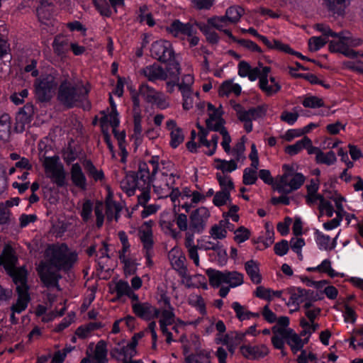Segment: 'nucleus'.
Masks as SVG:
<instances>
[{
	"label": "nucleus",
	"instance_id": "ea45409f",
	"mask_svg": "<svg viewBox=\"0 0 363 363\" xmlns=\"http://www.w3.org/2000/svg\"><path fill=\"white\" fill-rule=\"evenodd\" d=\"M214 167L219 172L216 173V178L220 186H225L227 183V162L225 160L216 159L214 162Z\"/></svg>",
	"mask_w": 363,
	"mask_h": 363
},
{
	"label": "nucleus",
	"instance_id": "412c9836",
	"mask_svg": "<svg viewBox=\"0 0 363 363\" xmlns=\"http://www.w3.org/2000/svg\"><path fill=\"white\" fill-rule=\"evenodd\" d=\"M167 129L170 132L169 144L173 148L177 147L184 139V133L182 128L177 126L174 120L170 119L166 122Z\"/></svg>",
	"mask_w": 363,
	"mask_h": 363
},
{
	"label": "nucleus",
	"instance_id": "72a5a7b5",
	"mask_svg": "<svg viewBox=\"0 0 363 363\" xmlns=\"http://www.w3.org/2000/svg\"><path fill=\"white\" fill-rule=\"evenodd\" d=\"M53 6L48 1H43L40 5L37 8V14L39 21L46 24L52 15Z\"/></svg>",
	"mask_w": 363,
	"mask_h": 363
},
{
	"label": "nucleus",
	"instance_id": "cd10ccee",
	"mask_svg": "<svg viewBox=\"0 0 363 363\" xmlns=\"http://www.w3.org/2000/svg\"><path fill=\"white\" fill-rule=\"evenodd\" d=\"M122 208L123 206L120 203H117L111 198L108 197L106 201V216L107 220L109 222L113 220L118 221Z\"/></svg>",
	"mask_w": 363,
	"mask_h": 363
},
{
	"label": "nucleus",
	"instance_id": "0e129e2a",
	"mask_svg": "<svg viewBox=\"0 0 363 363\" xmlns=\"http://www.w3.org/2000/svg\"><path fill=\"white\" fill-rule=\"evenodd\" d=\"M12 206L10 201L6 203H0V228L3 229L4 226L9 221L10 213L8 207Z\"/></svg>",
	"mask_w": 363,
	"mask_h": 363
},
{
	"label": "nucleus",
	"instance_id": "bf43d9fd",
	"mask_svg": "<svg viewBox=\"0 0 363 363\" xmlns=\"http://www.w3.org/2000/svg\"><path fill=\"white\" fill-rule=\"evenodd\" d=\"M133 137L136 140H140L143 135L142 115L140 111H135L133 113Z\"/></svg>",
	"mask_w": 363,
	"mask_h": 363
},
{
	"label": "nucleus",
	"instance_id": "37998d69",
	"mask_svg": "<svg viewBox=\"0 0 363 363\" xmlns=\"http://www.w3.org/2000/svg\"><path fill=\"white\" fill-rule=\"evenodd\" d=\"M114 352L118 354V358L122 361L130 360L137 354V351L130 347L128 343L125 345L119 344L115 348Z\"/></svg>",
	"mask_w": 363,
	"mask_h": 363
},
{
	"label": "nucleus",
	"instance_id": "49530a36",
	"mask_svg": "<svg viewBox=\"0 0 363 363\" xmlns=\"http://www.w3.org/2000/svg\"><path fill=\"white\" fill-rule=\"evenodd\" d=\"M233 227V225H231L230 226V224L228 223V230L234 231L235 235L233 240L237 243H242L250 238V231L247 228L244 226H240L234 230Z\"/></svg>",
	"mask_w": 363,
	"mask_h": 363
},
{
	"label": "nucleus",
	"instance_id": "20e7f679",
	"mask_svg": "<svg viewBox=\"0 0 363 363\" xmlns=\"http://www.w3.org/2000/svg\"><path fill=\"white\" fill-rule=\"evenodd\" d=\"M230 104L235 111L238 119L244 123V128L247 133L252 130V120L264 118L268 109L267 105L262 104L245 110L241 104L234 100H230Z\"/></svg>",
	"mask_w": 363,
	"mask_h": 363
},
{
	"label": "nucleus",
	"instance_id": "a878e982",
	"mask_svg": "<svg viewBox=\"0 0 363 363\" xmlns=\"http://www.w3.org/2000/svg\"><path fill=\"white\" fill-rule=\"evenodd\" d=\"M223 219L213 225L209 231L211 237L214 240H223L227 235V213H223Z\"/></svg>",
	"mask_w": 363,
	"mask_h": 363
},
{
	"label": "nucleus",
	"instance_id": "3c124183",
	"mask_svg": "<svg viewBox=\"0 0 363 363\" xmlns=\"http://www.w3.org/2000/svg\"><path fill=\"white\" fill-rule=\"evenodd\" d=\"M316 242L319 249L330 251L334 249V246H330V238L320 233L318 230L315 232Z\"/></svg>",
	"mask_w": 363,
	"mask_h": 363
},
{
	"label": "nucleus",
	"instance_id": "423d86ee",
	"mask_svg": "<svg viewBox=\"0 0 363 363\" xmlns=\"http://www.w3.org/2000/svg\"><path fill=\"white\" fill-rule=\"evenodd\" d=\"M46 177L57 187L67 185L66 172L60 158L57 155L45 157L43 160Z\"/></svg>",
	"mask_w": 363,
	"mask_h": 363
},
{
	"label": "nucleus",
	"instance_id": "f03ea898",
	"mask_svg": "<svg viewBox=\"0 0 363 363\" xmlns=\"http://www.w3.org/2000/svg\"><path fill=\"white\" fill-rule=\"evenodd\" d=\"M89 88L79 80L65 79L57 89V99L67 108L79 106L87 101Z\"/></svg>",
	"mask_w": 363,
	"mask_h": 363
},
{
	"label": "nucleus",
	"instance_id": "4d7b16f0",
	"mask_svg": "<svg viewBox=\"0 0 363 363\" xmlns=\"http://www.w3.org/2000/svg\"><path fill=\"white\" fill-rule=\"evenodd\" d=\"M189 303L195 307L202 315L206 314V305L203 298L197 294H191L189 298Z\"/></svg>",
	"mask_w": 363,
	"mask_h": 363
},
{
	"label": "nucleus",
	"instance_id": "9d476101",
	"mask_svg": "<svg viewBox=\"0 0 363 363\" xmlns=\"http://www.w3.org/2000/svg\"><path fill=\"white\" fill-rule=\"evenodd\" d=\"M151 56L162 62H170L174 57V52L171 43L165 40H158L151 45Z\"/></svg>",
	"mask_w": 363,
	"mask_h": 363
},
{
	"label": "nucleus",
	"instance_id": "393cba45",
	"mask_svg": "<svg viewBox=\"0 0 363 363\" xmlns=\"http://www.w3.org/2000/svg\"><path fill=\"white\" fill-rule=\"evenodd\" d=\"M184 245L187 249L189 257L193 260L194 264L199 267L200 264L198 247L194 244V236L189 232L186 233Z\"/></svg>",
	"mask_w": 363,
	"mask_h": 363
},
{
	"label": "nucleus",
	"instance_id": "b1692460",
	"mask_svg": "<svg viewBox=\"0 0 363 363\" xmlns=\"http://www.w3.org/2000/svg\"><path fill=\"white\" fill-rule=\"evenodd\" d=\"M121 187L129 196L133 195L136 189L142 193V187L135 174H127L121 182Z\"/></svg>",
	"mask_w": 363,
	"mask_h": 363
},
{
	"label": "nucleus",
	"instance_id": "7c9ffc66",
	"mask_svg": "<svg viewBox=\"0 0 363 363\" xmlns=\"http://www.w3.org/2000/svg\"><path fill=\"white\" fill-rule=\"evenodd\" d=\"M120 124L118 113L116 110H111L108 114H104L100 119L101 130H108L109 127H118Z\"/></svg>",
	"mask_w": 363,
	"mask_h": 363
},
{
	"label": "nucleus",
	"instance_id": "6e6d98bb",
	"mask_svg": "<svg viewBox=\"0 0 363 363\" xmlns=\"http://www.w3.org/2000/svg\"><path fill=\"white\" fill-rule=\"evenodd\" d=\"M258 168L247 167L243 171L242 182L245 185H252L257 180V170Z\"/></svg>",
	"mask_w": 363,
	"mask_h": 363
},
{
	"label": "nucleus",
	"instance_id": "dca6fc26",
	"mask_svg": "<svg viewBox=\"0 0 363 363\" xmlns=\"http://www.w3.org/2000/svg\"><path fill=\"white\" fill-rule=\"evenodd\" d=\"M132 308L135 315L145 320H153L160 313L159 309L148 302H134Z\"/></svg>",
	"mask_w": 363,
	"mask_h": 363
},
{
	"label": "nucleus",
	"instance_id": "0eeeda50",
	"mask_svg": "<svg viewBox=\"0 0 363 363\" xmlns=\"http://www.w3.org/2000/svg\"><path fill=\"white\" fill-rule=\"evenodd\" d=\"M135 176L139 181V185L142 187V193L137 196L138 201L140 205H144L150 199V182L154 178L149 160L139 163L138 170Z\"/></svg>",
	"mask_w": 363,
	"mask_h": 363
},
{
	"label": "nucleus",
	"instance_id": "4468645a",
	"mask_svg": "<svg viewBox=\"0 0 363 363\" xmlns=\"http://www.w3.org/2000/svg\"><path fill=\"white\" fill-rule=\"evenodd\" d=\"M239 352L244 358L248 360H259L267 356L269 350L264 344L256 345L242 344L239 347Z\"/></svg>",
	"mask_w": 363,
	"mask_h": 363
},
{
	"label": "nucleus",
	"instance_id": "de8ad7c7",
	"mask_svg": "<svg viewBox=\"0 0 363 363\" xmlns=\"http://www.w3.org/2000/svg\"><path fill=\"white\" fill-rule=\"evenodd\" d=\"M52 47L57 55L62 56L69 50L68 40L62 36H57L53 41Z\"/></svg>",
	"mask_w": 363,
	"mask_h": 363
},
{
	"label": "nucleus",
	"instance_id": "603ef678",
	"mask_svg": "<svg viewBox=\"0 0 363 363\" xmlns=\"http://www.w3.org/2000/svg\"><path fill=\"white\" fill-rule=\"evenodd\" d=\"M208 24L216 29L227 32V13L221 17H213L208 20Z\"/></svg>",
	"mask_w": 363,
	"mask_h": 363
},
{
	"label": "nucleus",
	"instance_id": "bb28decb",
	"mask_svg": "<svg viewBox=\"0 0 363 363\" xmlns=\"http://www.w3.org/2000/svg\"><path fill=\"white\" fill-rule=\"evenodd\" d=\"M13 278V280L16 285V290H28L26 284V275L27 272L24 268L16 267L8 272Z\"/></svg>",
	"mask_w": 363,
	"mask_h": 363
},
{
	"label": "nucleus",
	"instance_id": "052dcab7",
	"mask_svg": "<svg viewBox=\"0 0 363 363\" xmlns=\"http://www.w3.org/2000/svg\"><path fill=\"white\" fill-rule=\"evenodd\" d=\"M214 327L218 331V334L215 338V342L218 345H227V335H224L226 330L225 323L222 320H218L216 323Z\"/></svg>",
	"mask_w": 363,
	"mask_h": 363
},
{
	"label": "nucleus",
	"instance_id": "5701e85b",
	"mask_svg": "<svg viewBox=\"0 0 363 363\" xmlns=\"http://www.w3.org/2000/svg\"><path fill=\"white\" fill-rule=\"evenodd\" d=\"M70 177L72 182L75 186L82 190H85L86 189V178L82 171L81 165L79 163H74L72 165L70 169Z\"/></svg>",
	"mask_w": 363,
	"mask_h": 363
},
{
	"label": "nucleus",
	"instance_id": "7ed1b4c3",
	"mask_svg": "<svg viewBox=\"0 0 363 363\" xmlns=\"http://www.w3.org/2000/svg\"><path fill=\"white\" fill-rule=\"evenodd\" d=\"M170 199L174 212H179L180 208H182L188 213L192 207L203 199V196L201 195L200 191L191 190L187 187L182 191L175 188L171 192Z\"/></svg>",
	"mask_w": 363,
	"mask_h": 363
},
{
	"label": "nucleus",
	"instance_id": "6e6552de",
	"mask_svg": "<svg viewBox=\"0 0 363 363\" xmlns=\"http://www.w3.org/2000/svg\"><path fill=\"white\" fill-rule=\"evenodd\" d=\"M57 86L55 77L52 74L41 76L34 82L35 94L41 102L48 101L54 96Z\"/></svg>",
	"mask_w": 363,
	"mask_h": 363
},
{
	"label": "nucleus",
	"instance_id": "f3484780",
	"mask_svg": "<svg viewBox=\"0 0 363 363\" xmlns=\"http://www.w3.org/2000/svg\"><path fill=\"white\" fill-rule=\"evenodd\" d=\"M152 225V220L146 221L140 227L138 231L140 240L148 259L150 258V252L152 250L154 245Z\"/></svg>",
	"mask_w": 363,
	"mask_h": 363
},
{
	"label": "nucleus",
	"instance_id": "8fccbe9b",
	"mask_svg": "<svg viewBox=\"0 0 363 363\" xmlns=\"http://www.w3.org/2000/svg\"><path fill=\"white\" fill-rule=\"evenodd\" d=\"M16 257L11 252H4L0 257L1 264L4 265L8 272L16 268Z\"/></svg>",
	"mask_w": 363,
	"mask_h": 363
},
{
	"label": "nucleus",
	"instance_id": "58836bf2",
	"mask_svg": "<svg viewBox=\"0 0 363 363\" xmlns=\"http://www.w3.org/2000/svg\"><path fill=\"white\" fill-rule=\"evenodd\" d=\"M288 292L290 294V299L287 303V305H295L296 308L294 311H298L299 307L298 305L301 303L304 302V296H303V289L298 287H292L288 289Z\"/></svg>",
	"mask_w": 363,
	"mask_h": 363
},
{
	"label": "nucleus",
	"instance_id": "a18cd8bd",
	"mask_svg": "<svg viewBox=\"0 0 363 363\" xmlns=\"http://www.w3.org/2000/svg\"><path fill=\"white\" fill-rule=\"evenodd\" d=\"M185 361L186 363H211L210 352L200 350L196 354L187 356Z\"/></svg>",
	"mask_w": 363,
	"mask_h": 363
},
{
	"label": "nucleus",
	"instance_id": "c756f323",
	"mask_svg": "<svg viewBox=\"0 0 363 363\" xmlns=\"http://www.w3.org/2000/svg\"><path fill=\"white\" fill-rule=\"evenodd\" d=\"M259 67L252 68L246 61H240L238 64V74L242 77H247L250 81H255L259 77Z\"/></svg>",
	"mask_w": 363,
	"mask_h": 363
},
{
	"label": "nucleus",
	"instance_id": "473e14b6",
	"mask_svg": "<svg viewBox=\"0 0 363 363\" xmlns=\"http://www.w3.org/2000/svg\"><path fill=\"white\" fill-rule=\"evenodd\" d=\"M82 165L90 178L96 182L103 181L104 179V172L101 169H97L91 160H84Z\"/></svg>",
	"mask_w": 363,
	"mask_h": 363
},
{
	"label": "nucleus",
	"instance_id": "5fc2aeb1",
	"mask_svg": "<svg viewBox=\"0 0 363 363\" xmlns=\"http://www.w3.org/2000/svg\"><path fill=\"white\" fill-rule=\"evenodd\" d=\"M337 160L335 154L333 151L330 150L326 153L321 152L315 156V162L318 164H325L327 165L333 164Z\"/></svg>",
	"mask_w": 363,
	"mask_h": 363
},
{
	"label": "nucleus",
	"instance_id": "c85d7f7f",
	"mask_svg": "<svg viewBox=\"0 0 363 363\" xmlns=\"http://www.w3.org/2000/svg\"><path fill=\"white\" fill-rule=\"evenodd\" d=\"M16 291L18 293V299L16 303L11 306V311L13 313H21L27 308L30 301V296L28 290L23 289Z\"/></svg>",
	"mask_w": 363,
	"mask_h": 363
},
{
	"label": "nucleus",
	"instance_id": "aec40b11",
	"mask_svg": "<svg viewBox=\"0 0 363 363\" xmlns=\"http://www.w3.org/2000/svg\"><path fill=\"white\" fill-rule=\"evenodd\" d=\"M274 334H279L286 340L289 346L304 345L301 337L294 332L291 328H282L273 326L272 328Z\"/></svg>",
	"mask_w": 363,
	"mask_h": 363
},
{
	"label": "nucleus",
	"instance_id": "09e8293b",
	"mask_svg": "<svg viewBox=\"0 0 363 363\" xmlns=\"http://www.w3.org/2000/svg\"><path fill=\"white\" fill-rule=\"evenodd\" d=\"M94 356L98 363L107 362V350L105 342L99 341L96 344Z\"/></svg>",
	"mask_w": 363,
	"mask_h": 363
},
{
	"label": "nucleus",
	"instance_id": "680f3d73",
	"mask_svg": "<svg viewBox=\"0 0 363 363\" xmlns=\"http://www.w3.org/2000/svg\"><path fill=\"white\" fill-rule=\"evenodd\" d=\"M261 40L269 49L277 50L284 52V48L287 44L281 43L279 40L273 39L269 40L266 36L262 35L259 39Z\"/></svg>",
	"mask_w": 363,
	"mask_h": 363
},
{
	"label": "nucleus",
	"instance_id": "338daca9",
	"mask_svg": "<svg viewBox=\"0 0 363 363\" xmlns=\"http://www.w3.org/2000/svg\"><path fill=\"white\" fill-rule=\"evenodd\" d=\"M194 79L193 75L188 74L183 76L182 82L177 84L179 91L181 93L191 92V86L194 84Z\"/></svg>",
	"mask_w": 363,
	"mask_h": 363
},
{
	"label": "nucleus",
	"instance_id": "a211bd4d",
	"mask_svg": "<svg viewBox=\"0 0 363 363\" xmlns=\"http://www.w3.org/2000/svg\"><path fill=\"white\" fill-rule=\"evenodd\" d=\"M168 258L174 269L179 274H185L187 267L185 264L186 257L179 247H173L168 253Z\"/></svg>",
	"mask_w": 363,
	"mask_h": 363
},
{
	"label": "nucleus",
	"instance_id": "9b49d317",
	"mask_svg": "<svg viewBox=\"0 0 363 363\" xmlns=\"http://www.w3.org/2000/svg\"><path fill=\"white\" fill-rule=\"evenodd\" d=\"M149 163L151 165L153 176L169 179L172 177L173 180H176L174 164L171 161H160L159 156L154 155L149 160Z\"/></svg>",
	"mask_w": 363,
	"mask_h": 363
},
{
	"label": "nucleus",
	"instance_id": "a19ab883",
	"mask_svg": "<svg viewBox=\"0 0 363 363\" xmlns=\"http://www.w3.org/2000/svg\"><path fill=\"white\" fill-rule=\"evenodd\" d=\"M246 333L230 332L228 334V352L232 354L234 353L235 348L245 342Z\"/></svg>",
	"mask_w": 363,
	"mask_h": 363
},
{
	"label": "nucleus",
	"instance_id": "69168bd1",
	"mask_svg": "<svg viewBox=\"0 0 363 363\" xmlns=\"http://www.w3.org/2000/svg\"><path fill=\"white\" fill-rule=\"evenodd\" d=\"M168 62V66L165 72L168 74V79L178 81L179 75L180 74L179 64L174 61V59Z\"/></svg>",
	"mask_w": 363,
	"mask_h": 363
},
{
	"label": "nucleus",
	"instance_id": "13d9d810",
	"mask_svg": "<svg viewBox=\"0 0 363 363\" xmlns=\"http://www.w3.org/2000/svg\"><path fill=\"white\" fill-rule=\"evenodd\" d=\"M138 20L141 23H145L150 27H152L155 24L152 14L150 13H147V7L146 6H142L140 7Z\"/></svg>",
	"mask_w": 363,
	"mask_h": 363
},
{
	"label": "nucleus",
	"instance_id": "39448f33",
	"mask_svg": "<svg viewBox=\"0 0 363 363\" xmlns=\"http://www.w3.org/2000/svg\"><path fill=\"white\" fill-rule=\"evenodd\" d=\"M206 106L208 116V118L206 121V125L208 129L219 131L223 135L221 146L225 152H227V131L224 127L225 121L223 118L224 110L221 105H219L218 107H216L212 104L208 103Z\"/></svg>",
	"mask_w": 363,
	"mask_h": 363
},
{
	"label": "nucleus",
	"instance_id": "f257e3e1",
	"mask_svg": "<svg viewBox=\"0 0 363 363\" xmlns=\"http://www.w3.org/2000/svg\"><path fill=\"white\" fill-rule=\"evenodd\" d=\"M77 255L65 244L49 246L45 252V261L37 269L42 281L47 286H55L60 278L59 271L70 269L76 262Z\"/></svg>",
	"mask_w": 363,
	"mask_h": 363
},
{
	"label": "nucleus",
	"instance_id": "6ab92c4d",
	"mask_svg": "<svg viewBox=\"0 0 363 363\" xmlns=\"http://www.w3.org/2000/svg\"><path fill=\"white\" fill-rule=\"evenodd\" d=\"M140 73L150 82L168 79L165 69L156 63L145 67L140 70Z\"/></svg>",
	"mask_w": 363,
	"mask_h": 363
},
{
	"label": "nucleus",
	"instance_id": "e2e57ef3",
	"mask_svg": "<svg viewBox=\"0 0 363 363\" xmlns=\"http://www.w3.org/2000/svg\"><path fill=\"white\" fill-rule=\"evenodd\" d=\"M318 267H319V272L325 273L331 278H334V277H339V276H340L341 277H343V276H344L343 274H340L338 272H336L331 267V262L328 259H324L321 262V264L318 265Z\"/></svg>",
	"mask_w": 363,
	"mask_h": 363
},
{
	"label": "nucleus",
	"instance_id": "774afa93",
	"mask_svg": "<svg viewBox=\"0 0 363 363\" xmlns=\"http://www.w3.org/2000/svg\"><path fill=\"white\" fill-rule=\"evenodd\" d=\"M227 203V183L225 186H221V190L217 191L213 197V203L220 207L224 206Z\"/></svg>",
	"mask_w": 363,
	"mask_h": 363
},
{
	"label": "nucleus",
	"instance_id": "c9c22d12",
	"mask_svg": "<svg viewBox=\"0 0 363 363\" xmlns=\"http://www.w3.org/2000/svg\"><path fill=\"white\" fill-rule=\"evenodd\" d=\"M327 9L333 15L342 16L347 7L346 0H324Z\"/></svg>",
	"mask_w": 363,
	"mask_h": 363
},
{
	"label": "nucleus",
	"instance_id": "c03bdc74",
	"mask_svg": "<svg viewBox=\"0 0 363 363\" xmlns=\"http://www.w3.org/2000/svg\"><path fill=\"white\" fill-rule=\"evenodd\" d=\"M306 143H310V138L307 136H304L301 140L296 141V143L293 145L286 146L284 152L290 156L296 155L304 149Z\"/></svg>",
	"mask_w": 363,
	"mask_h": 363
},
{
	"label": "nucleus",
	"instance_id": "f8f14e48",
	"mask_svg": "<svg viewBox=\"0 0 363 363\" xmlns=\"http://www.w3.org/2000/svg\"><path fill=\"white\" fill-rule=\"evenodd\" d=\"M210 216L209 210L204 206L194 211L190 215L189 232L193 235L194 233H201L206 228Z\"/></svg>",
	"mask_w": 363,
	"mask_h": 363
},
{
	"label": "nucleus",
	"instance_id": "864d4df0",
	"mask_svg": "<svg viewBox=\"0 0 363 363\" xmlns=\"http://www.w3.org/2000/svg\"><path fill=\"white\" fill-rule=\"evenodd\" d=\"M97 11L104 17H110L112 14L111 6L106 0H91Z\"/></svg>",
	"mask_w": 363,
	"mask_h": 363
},
{
	"label": "nucleus",
	"instance_id": "4c0bfd02",
	"mask_svg": "<svg viewBox=\"0 0 363 363\" xmlns=\"http://www.w3.org/2000/svg\"><path fill=\"white\" fill-rule=\"evenodd\" d=\"M11 121L8 114H3L0 116V141L7 142L10 138Z\"/></svg>",
	"mask_w": 363,
	"mask_h": 363
},
{
	"label": "nucleus",
	"instance_id": "4be33fe9",
	"mask_svg": "<svg viewBox=\"0 0 363 363\" xmlns=\"http://www.w3.org/2000/svg\"><path fill=\"white\" fill-rule=\"evenodd\" d=\"M166 30L174 37L191 36L194 32L191 25L182 23L179 20L174 21Z\"/></svg>",
	"mask_w": 363,
	"mask_h": 363
},
{
	"label": "nucleus",
	"instance_id": "1a4fd4ad",
	"mask_svg": "<svg viewBox=\"0 0 363 363\" xmlns=\"http://www.w3.org/2000/svg\"><path fill=\"white\" fill-rule=\"evenodd\" d=\"M139 94L147 103L155 105L160 109H166L169 106L168 97L162 92L157 91L147 84H143L140 86Z\"/></svg>",
	"mask_w": 363,
	"mask_h": 363
},
{
	"label": "nucleus",
	"instance_id": "2f4dec72",
	"mask_svg": "<svg viewBox=\"0 0 363 363\" xmlns=\"http://www.w3.org/2000/svg\"><path fill=\"white\" fill-rule=\"evenodd\" d=\"M247 274L250 278L252 283L259 284L262 282V275L259 273V265L257 262L251 259L247 261L245 264Z\"/></svg>",
	"mask_w": 363,
	"mask_h": 363
},
{
	"label": "nucleus",
	"instance_id": "2eb2a0df",
	"mask_svg": "<svg viewBox=\"0 0 363 363\" xmlns=\"http://www.w3.org/2000/svg\"><path fill=\"white\" fill-rule=\"evenodd\" d=\"M153 177L154 178L151 182L152 183L154 192L157 195L158 198L164 199L168 196L170 198L175 180H173L172 177L169 179L158 176Z\"/></svg>",
	"mask_w": 363,
	"mask_h": 363
},
{
	"label": "nucleus",
	"instance_id": "e433bc0d",
	"mask_svg": "<svg viewBox=\"0 0 363 363\" xmlns=\"http://www.w3.org/2000/svg\"><path fill=\"white\" fill-rule=\"evenodd\" d=\"M259 88L267 96H271L277 94L281 90V86L274 77H270L269 79H267L266 84L264 86L259 84Z\"/></svg>",
	"mask_w": 363,
	"mask_h": 363
},
{
	"label": "nucleus",
	"instance_id": "79ce46f5",
	"mask_svg": "<svg viewBox=\"0 0 363 363\" xmlns=\"http://www.w3.org/2000/svg\"><path fill=\"white\" fill-rule=\"evenodd\" d=\"M274 235L273 230H267L266 236H259L257 239H253L252 242L255 244H257V249L259 250H263L271 246L274 242Z\"/></svg>",
	"mask_w": 363,
	"mask_h": 363
},
{
	"label": "nucleus",
	"instance_id": "f704fd0d",
	"mask_svg": "<svg viewBox=\"0 0 363 363\" xmlns=\"http://www.w3.org/2000/svg\"><path fill=\"white\" fill-rule=\"evenodd\" d=\"M210 284L215 288L220 286L223 284L227 283V273L220 271L208 269L206 272Z\"/></svg>",
	"mask_w": 363,
	"mask_h": 363
},
{
	"label": "nucleus",
	"instance_id": "ddd939ff",
	"mask_svg": "<svg viewBox=\"0 0 363 363\" xmlns=\"http://www.w3.org/2000/svg\"><path fill=\"white\" fill-rule=\"evenodd\" d=\"M305 180L306 177L303 174L296 172L289 178H286V184H281V180H278L274 184V189L279 193L289 194L300 189Z\"/></svg>",
	"mask_w": 363,
	"mask_h": 363
}]
</instances>
